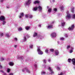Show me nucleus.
I'll return each instance as SVG.
<instances>
[{
	"mask_svg": "<svg viewBox=\"0 0 75 75\" xmlns=\"http://www.w3.org/2000/svg\"><path fill=\"white\" fill-rule=\"evenodd\" d=\"M7 74H6V73H4V74H3V75H6Z\"/></svg>",
	"mask_w": 75,
	"mask_h": 75,
	"instance_id": "603ef678",
	"label": "nucleus"
},
{
	"mask_svg": "<svg viewBox=\"0 0 75 75\" xmlns=\"http://www.w3.org/2000/svg\"><path fill=\"white\" fill-rule=\"evenodd\" d=\"M6 7V8H10V6H7Z\"/></svg>",
	"mask_w": 75,
	"mask_h": 75,
	"instance_id": "de8ad7c7",
	"label": "nucleus"
},
{
	"mask_svg": "<svg viewBox=\"0 0 75 75\" xmlns=\"http://www.w3.org/2000/svg\"><path fill=\"white\" fill-rule=\"evenodd\" d=\"M47 11L48 13H51L52 11V9L51 8H49L48 9Z\"/></svg>",
	"mask_w": 75,
	"mask_h": 75,
	"instance_id": "a211bd4d",
	"label": "nucleus"
},
{
	"mask_svg": "<svg viewBox=\"0 0 75 75\" xmlns=\"http://www.w3.org/2000/svg\"><path fill=\"white\" fill-rule=\"evenodd\" d=\"M37 35V33H34L33 35V37H36Z\"/></svg>",
	"mask_w": 75,
	"mask_h": 75,
	"instance_id": "6ab92c4d",
	"label": "nucleus"
},
{
	"mask_svg": "<svg viewBox=\"0 0 75 75\" xmlns=\"http://www.w3.org/2000/svg\"><path fill=\"white\" fill-rule=\"evenodd\" d=\"M33 45H30V48H33Z\"/></svg>",
	"mask_w": 75,
	"mask_h": 75,
	"instance_id": "e433bc0d",
	"label": "nucleus"
},
{
	"mask_svg": "<svg viewBox=\"0 0 75 75\" xmlns=\"http://www.w3.org/2000/svg\"><path fill=\"white\" fill-rule=\"evenodd\" d=\"M6 36L8 37V38H9L10 37V35H9L8 33H6Z\"/></svg>",
	"mask_w": 75,
	"mask_h": 75,
	"instance_id": "4be33fe9",
	"label": "nucleus"
},
{
	"mask_svg": "<svg viewBox=\"0 0 75 75\" xmlns=\"http://www.w3.org/2000/svg\"><path fill=\"white\" fill-rule=\"evenodd\" d=\"M71 12L73 13H74V8H73L71 10Z\"/></svg>",
	"mask_w": 75,
	"mask_h": 75,
	"instance_id": "c756f323",
	"label": "nucleus"
},
{
	"mask_svg": "<svg viewBox=\"0 0 75 75\" xmlns=\"http://www.w3.org/2000/svg\"><path fill=\"white\" fill-rule=\"evenodd\" d=\"M4 59L3 58H1V61H4Z\"/></svg>",
	"mask_w": 75,
	"mask_h": 75,
	"instance_id": "f704fd0d",
	"label": "nucleus"
},
{
	"mask_svg": "<svg viewBox=\"0 0 75 75\" xmlns=\"http://www.w3.org/2000/svg\"><path fill=\"white\" fill-rule=\"evenodd\" d=\"M1 13V12L0 11V13Z\"/></svg>",
	"mask_w": 75,
	"mask_h": 75,
	"instance_id": "bf43d9fd",
	"label": "nucleus"
},
{
	"mask_svg": "<svg viewBox=\"0 0 75 75\" xmlns=\"http://www.w3.org/2000/svg\"><path fill=\"white\" fill-rule=\"evenodd\" d=\"M45 74V72L44 71H42L41 72V74Z\"/></svg>",
	"mask_w": 75,
	"mask_h": 75,
	"instance_id": "72a5a7b5",
	"label": "nucleus"
},
{
	"mask_svg": "<svg viewBox=\"0 0 75 75\" xmlns=\"http://www.w3.org/2000/svg\"><path fill=\"white\" fill-rule=\"evenodd\" d=\"M55 53L56 55H58L59 54V52L58 50H55Z\"/></svg>",
	"mask_w": 75,
	"mask_h": 75,
	"instance_id": "ddd939ff",
	"label": "nucleus"
},
{
	"mask_svg": "<svg viewBox=\"0 0 75 75\" xmlns=\"http://www.w3.org/2000/svg\"><path fill=\"white\" fill-rule=\"evenodd\" d=\"M54 11H57V9L56 8H54Z\"/></svg>",
	"mask_w": 75,
	"mask_h": 75,
	"instance_id": "a19ab883",
	"label": "nucleus"
},
{
	"mask_svg": "<svg viewBox=\"0 0 75 75\" xmlns=\"http://www.w3.org/2000/svg\"><path fill=\"white\" fill-rule=\"evenodd\" d=\"M24 35L23 40L24 42H25V41H27V38H26V37L27 38H30V35H28L27 34H24Z\"/></svg>",
	"mask_w": 75,
	"mask_h": 75,
	"instance_id": "f257e3e1",
	"label": "nucleus"
},
{
	"mask_svg": "<svg viewBox=\"0 0 75 75\" xmlns=\"http://www.w3.org/2000/svg\"><path fill=\"white\" fill-rule=\"evenodd\" d=\"M50 52H54V50L53 49H50Z\"/></svg>",
	"mask_w": 75,
	"mask_h": 75,
	"instance_id": "a878e982",
	"label": "nucleus"
},
{
	"mask_svg": "<svg viewBox=\"0 0 75 75\" xmlns=\"http://www.w3.org/2000/svg\"><path fill=\"white\" fill-rule=\"evenodd\" d=\"M63 74V73L62 72H61L60 73V74H59V75H62Z\"/></svg>",
	"mask_w": 75,
	"mask_h": 75,
	"instance_id": "a18cd8bd",
	"label": "nucleus"
},
{
	"mask_svg": "<svg viewBox=\"0 0 75 75\" xmlns=\"http://www.w3.org/2000/svg\"><path fill=\"white\" fill-rule=\"evenodd\" d=\"M9 75H13V73H11Z\"/></svg>",
	"mask_w": 75,
	"mask_h": 75,
	"instance_id": "8fccbe9b",
	"label": "nucleus"
},
{
	"mask_svg": "<svg viewBox=\"0 0 75 75\" xmlns=\"http://www.w3.org/2000/svg\"><path fill=\"white\" fill-rule=\"evenodd\" d=\"M61 25L62 27H64V26H65V22H64L61 23Z\"/></svg>",
	"mask_w": 75,
	"mask_h": 75,
	"instance_id": "dca6fc26",
	"label": "nucleus"
},
{
	"mask_svg": "<svg viewBox=\"0 0 75 75\" xmlns=\"http://www.w3.org/2000/svg\"><path fill=\"white\" fill-rule=\"evenodd\" d=\"M38 27H41V25H39Z\"/></svg>",
	"mask_w": 75,
	"mask_h": 75,
	"instance_id": "864d4df0",
	"label": "nucleus"
},
{
	"mask_svg": "<svg viewBox=\"0 0 75 75\" xmlns=\"http://www.w3.org/2000/svg\"><path fill=\"white\" fill-rule=\"evenodd\" d=\"M0 71L1 72H2V73H4V71H3V70H0Z\"/></svg>",
	"mask_w": 75,
	"mask_h": 75,
	"instance_id": "49530a36",
	"label": "nucleus"
},
{
	"mask_svg": "<svg viewBox=\"0 0 75 75\" xmlns=\"http://www.w3.org/2000/svg\"><path fill=\"white\" fill-rule=\"evenodd\" d=\"M64 7L63 6H62L61 7V9H62V10H64Z\"/></svg>",
	"mask_w": 75,
	"mask_h": 75,
	"instance_id": "79ce46f5",
	"label": "nucleus"
},
{
	"mask_svg": "<svg viewBox=\"0 0 75 75\" xmlns=\"http://www.w3.org/2000/svg\"><path fill=\"white\" fill-rule=\"evenodd\" d=\"M5 20V17L4 16H1L0 17V20L1 21H3Z\"/></svg>",
	"mask_w": 75,
	"mask_h": 75,
	"instance_id": "1a4fd4ad",
	"label": "nucleus"
},
{
	"mask_svg": "<svg viewBox=\"0 0 75 75\" xmlns=\"http://www.w3.org/2000/svg\"><path fill=\"white\" fill-rule=\"evenodd\" d=\"M25 16L26 18L29 17V18H33V15L30 14L26 15H25Z\"/></svg>",
	"mask_w": 75,
	"mask_h": 75,
	"instance_id": "0eeeda50",
	"label": "nucleus"
},
{
	"mask_svg": "<svg viewBox=\"0 0 75 75\" xmlns=\"http://www.w3.org/2000/svg\"><path fill=\"white\" fill-rule=\"evenodd\" d=\"M6 21H4L2 22L3 25H4V24H6Z\"/></svg>",
	"mask_w": 75,
	"mask_h": 75,
	"instance_id": "c85d7f7f",
	"label": "nucleus"
},
{
	"mask_svg": "<svg viewBox=\"0 0 75 75\" xmlns=\"http://www.w3.org/2000/svg\"><path fill=\"white\" fill-rule=\"evenodd\" d=\"M31 3V0H28L25 4V6H28Z\"/></svg>",
	"mask_w": 75,
	"mask_h": 75,
	"instance_id": "423d86ee",
	"label": "nucleus"
},
{
	"mask_svg": "<svg viewBox=\"0 0 75 75\" xmlns=\"http://www.w3.org/2000/svg\"><path fill=\"white\" fill-rule=\"evenodd\" d=\"M67 17L68 18H70L71 17V14H69L67 15Z\"/></svg>",
	"mask_w": 75,
	"mask_h": 75,
	"instance_id": "412c9836",
	"label": "nucleus"
},
{
	"mask_svg": "<svg viewBox=\"0 0 75 75\" xmlns=\"http://www.w3.org/2000/svg\"><path fill=\"white\" fill-rule=\"evenodd\" d=\"M74 69H75V67H74Z\"/></svg>",
	"mask_w": 75,
	"mask_h": 75,
	"instance_id": "4d7b16f0",
	"label": "nucleus"
},
{
	"mask_svg": "<svg viewBox=\"0 0 75 75\" xmlns=\"http://www.w3.org/2000/svg\"><path fill=\"white\" fill-rule=\"evenodd\" d=\"M48 69L50 71L51 74H54V71H52V69H51V67H49Z\"/></svg>",
	"mask_w": 75,
	"mask_h": 75,
	"instance_id": "9d476101",
	"label": "nucleus"
},
{
	"mask_svg": "<svg viewBox=\"0 0 75 75\" xmlns=\"http://www.w3.org/2000/svg\"><path fill=\"white\" fill-rule=\"evenodd\" d=\"M3 36V33H0V37H1Z\"/></svg>",
	"mask_w": 75,
	"mask_h": 75,
	"instance_id": "393cba45",
	"label": "nucleus"
},
{
	"mask_svg": "<svg viewBox=\"0 0 75 75\" xmlns=\"http://www.w3.org/2000/svg\"><path fill=\"white\" fill-rule=\"evenodd\" d=\"M14 40L15 41H17V38H14Z\"/></svg>",
	"mask_w": 75,
	"mask_h": 75,
	"instance_id": "473e14b6",
	"label": "nucleus"
},
{
	"mask_svg": "<svg viewBox=\"0 0 75 75\" xmlns=\"http://www.w3.org/2000/svg\"><path fill=\"white\" fill-rule=\"evenodd\" d=\"M14 47H15V48H17V45H14Z\"/></svg>",
	"mask_w": 75,
	"mask_h": 75,
	"instance_id": "c03bdc74",
	"label": "nucleus"
},
{
	"mask_svg": "<svg viewBox=\"0 0 75 75\" xmlns=\"http://www.w3.org/2000/svg\"><path fill=\"white\" fill-rule=\"evenodd\" d=\"M8 64L10 66H13L14 65V63L11 62H9Z\"/></svg>",
	"mask_w": 75,
	"mask_h": 75,
	"instance_id": "2eb2a0df",
	"label": "nucleus"
},
{
	"mask_svg": "<svg viewBox=\"0 0 75 75\" xmlns=\"http://www.w3.org/2000/svg\"><path fill=\"white\" fill-rule=\"evenodd\" d=\"M57 69L58 70H60L61 69L59 67H57Z\"/></svg>",
	"mask_w": 75,
	"mask_h": 75,
	"instance_id": "58836bf2",
	"label": "nucleus"
},
{
	"mask_svg": "<svg viewBox=\"0 0 75 75\" xmlns=\"http://www.w3.org/2000/svg\"><path fill=\"white\" fill-rule=\"evenodd\" d=\"M39 2L38 1H36L34 2V4H37V3H39Z\"/></svg>",
	"mask_w": 75,
	"mask_h": 75,
	"instance_id": "aec40b11",
	"label": "nucleus"
},
{
	"mask_svg": "<svg viewBox=\"0 0 75 75\" xmlns=\"http://www.w3.org/2000/svg\"><path fill=\"white\" fill-rule=\"evenodd\" d=\"M34 67H35V68L36 69V68H37V64H35L34 65Z\"/></svg>",
	"mask_w": 75,
	"mask_h": 75,
	"instance_id": "7c9ffc66",
	"label": "nucleus"
},
{
	"mask_svg": "<svg viewBox=\"0 0 75 75\" xmlns=\"http://www.w3.org/2000/svg\"><path fill=\"white\" fill-rule=\"evenodd\" d=\"M64 39L65 38H64L62 37L60 38V40H64Z\"/></svg>",
	"mask_w": 75,
	"mask_h": 75,
	"instance_id": "2f4dec72",
	"label": "nucleus"
},
{
	"mask_svg": "<svg viewBox=\"0 0 75 75\" xmlns=\"http://www.w3.org/2000/svg\"><path fill=\"white\" fill-rule=\"evenodd\" d=\"M37 47L38 49L37 51L38 52V54L39 55H42V54H43V52H42L41 50H40V46H38Z\"/></svg>",
	"mask_w": 75,
	"mask_h": 75,
	"instance_id": "20e7f679",
	"label": "nucleus"
},
{
	"mask_svg": "<svg viewBox=\"0 0 75 75\" xmlns=\"http://www.w3.org/2000/svg\"><path fill=\"white\" fill-rule=\"evenodd\" d=\"M30 28V26H25V29L26 30H28Z\"/></svg>",
	"mask_w": 75,
	"mask_h": 75,
	"instance_id": "f3484780",
	"label": "nucleus"
},
{
	"mask_svg": "<svg viewBox=\"0 0 75 75\" xmlns=\"http://www.w3.org/2000/svg\"><path fill=\"white\" fill-rule=\"evenodd\" d=\"M71 61H72V60H71V59L70 58L68 60V62H71Z\"/></svg>",
	"mask_w": 75,
	"mask_h": 75,
	"instance_id": "b1692460",
	"label": "nucleus"
},
{
	"mask_svg": "<svg viewBox=\"0 0 75 75\" xmlns=\"http://www.w3.org/2000/svg\"><path fill=\"white\" fill-rule=\"evenodd\" d=\"M48 62H50V61H51V59H48Z\"/></svg>",
	"mask_w": 75,
	"mask_h": 75,
	"instance_id": "09e8293b",
	"label": "nucleus"
},
{
	"mask_svg": "<svg viewBox=\"0 0 75 75\" xmlns=\"http://www.w3.org/2000/svg\"><path fill=\"white\" fill-rule=\"evenodd\" d=\"M10 69H7V72H10Z\"/></svg>",
	"mask_w": 75,
	"mask_h": 75,
	"instance_id": "c9c22d12",
	"label": "nucleus"
},
{
	"mask_svg": "<svg viewBox=\"0 0 75 75\" xmlns=\"http://www.w3.org/2000/svg\"><path fill=\"white\" fill-rule=\"evenodd\" d=\"M46 60H45V59H44L43 60V62H44V63H45H45H46Z\"/></svg>",
	"mask_w": 75,
	"mask_h": 75,
	"instance_id": "ea45409f",
	"label": "nucleus"
},
{
	"mask_svg": "<svg viewBox=\"0 0 75 75\" xmlns=\"http://www.w3.org/2000/svg\"><path fill=\"white\" fill-rule=\"evenodd\" d=\"M67 37H68V36H67Z\"/></svg>",
	"mask_w": 75,
	"mask_h": 75,
	"instance_id": "052dcab7",
	"label": "nucleus"
},
{
	"mask_svg": "<svg viewBox=\"0 0 75 75\" xmlns=\"http://www.w3.org/2000/svg\"><path fill=\"white\" fill-rule=\"evenodd\" d=\"M70 45H68L67 46V49H69V48H70Z\"/></svg>",
	"mask_w": 75,
	"mask_h": 75,
	"instance_id": "4c0bfd02",
	"label": "nucleus"
},
{
	"mask_svg": "<svg viewBox=\"0 0 75 75\" xmlns=\"http://www.w3.org/2000/svg\"><path fill=\"white\" fill-rule=\"evenodd\" d=\"M48 28H53V25H49L48 26Z\"/></svg>",
	"mask_w": 75,
	"mask_h": 75,
	"instance_id": "4468645a",
	"label": "nucleus"
},
{
	"mask_svg": "<svg viewBox=\"0 0 75 75\" xmlns=\"http://www.w3.org/2000/svg\"><path fill=\"white\" fill-rule=\"evenodd\" d=\"M73 18H75V14L73 15Z\"/></svg>",
	"mask_w": 75,
	"mask_h": 75,
	"instance_id": "37998d69",
	"label": "nucleus"
},
{
	"mask_svg": "<svg viewBox=\"0 0 75 75\" xmlns=\"http://www.w3.org/2000/svg\"><path fill=\"white\" fill-rule=\"evenodd\" d=\"M71 49L72 50H70V53H72V52H73V50H74V49H73L72 48H71Z\"/></svg>",
	"mask_w": 75,
	"mask_h": 75,
	"instance_id": "5701e85b",
	"label": "nucleus"
},
{
	"mask_svg": "<svg viewBox=\"0 0 75 75\" xmlns=\"http://www.w3.org/2000/svg\"><path fill=\"white\" fill-rule=\"evenodd\" d=\"M45 52H46V53H47V49H46V50H45Z\"/></svg>",
	"mask_w": 75,
	"mask_h": 75,
	"instance_id": "3c124183",
	"label": "nucleus"
},
{
	"mask_svg": "<svg viewBox=\"0 0 75 75\" xmlns=\"http://www.w3.org/2000/svg\"><path fill=\"white\" fill-rule=\"evenodd\" d=\"M20 16H19V18H21L23 17H24V13H20Z\"/></svg>",
	"mask_w": 75,
	"mask_h": 75,
	"instance_id": "f8f14e48",
	"label": "nucleus"
},
{
	"mask_svg": "<svg viewBox=\"0 0 75 75\" xmlns=\"http://www.w3.org/2000/svg\"><path fill=\"white\" fill-rule=\"evenodd\" d=\"M75 26L74 25H71V27H69L68 28V30H69V31H72L74 29Z\"/></svg>",
	"mask_w": 75,
	"mask_h": 75,
	"instance_id": "39448f33",
	"label": "nucleus"
},
{
	"mask_svg": "<svg viewBox=\"0 0 75 75\" xmlns=\"http://www.w3.org/2000/svg\"><path fill=\"white\" fill-rule=\"evenodd\" d=\"M42 38H43V37H42V38H40V39H42Z\"/></svg>",
	"mask_w": 75,
	"mask_h": 75,
	"instance_id": "5fc2aeb1",
	"label": "nucleus"
},
{
	"mask_svg": "<svg viewBox=\"0 0 75 75\" xmlns=\"http://www.w3.org/2000/svg\"><path fill=\"white\" fill-rule=\"evenodd\" d=\"M52 37H56L57 36V34L55 32H53L51 34Z\"/></svg>",
	"mask_w": 75,
	"mask_h": 75,
	"instance_id": "6e6552de",
	"label": "nucleus"
},
{
	"mask_svg": "<svg viewBox=\"0 0 75 75\" xmlns=\"http://www.w3.org/2000/svg\"><path fill=\"white\" fill-rule=\"evenodd\" d=\"M25 71H26L27 72H28V73H30V71L28 69V68L27 67H25L22 70V71L23 72H24Z\"/></svg>",
	"mask_w": 75,
	"mask_h": 75,
	"instance_id": "f03ea898",
	"label": "nucleus"
},
{
	"mask_svg": "<svg viewBox=\"0 0 75 75\" xmlns=\"http://www.w3.org/2000/svg\"><path fill=\"white\" fill-rule=\"evenodd\" d=\"M65 35H67V34H65Z\"/></svg>",
	"mask_w": 75,
	"mask_h": 75,
	"instance_id": "6e6d98bb",
	"label": "nucleus"
},
{
	"mask_svg": "<svg viewBox=\"0 0 75 75\" xmlns=\"http://www.w3.org/2000/svg\"><path fill=\"white\" fill-rule=\"evenodd\" d=\"M72 64L74 65H75V59L73 58L71 59Z\"/></svg>",
	"mask_w": 75,
	"mask_h": 75,
	"instance_id": "9b49d317",
	"label": "nucleus"
},
{
	"mask_svg": "<svg viewBox=\"0 0 75 75\" xmlns=\"http://www.w3.org/2000/svg\"><path fill=\"white\" fill-rule=\"evenodd\" d=\"M37 8H39V11L42 10V7L40 6H39L38 7H37V6H36L34 8H33V11H36L37 10Z\"/></svg>",
	"mask_w": 75,
	"mask_h": 75,
	"instance_id": "7ed1b4c3",
	"label": "nucleus"
},
{
	"mask_svg": "<svg viewBox=\"0 0 75 75\" xmlns=\"http://www.w3.org/2000/svg\"><path fill=\"white\" fill-rule=\"evenodd\" d=\"M19 59H23V56H21V57H19L18 58Z\"/></svg>",
	"mask_w": 75,
	"mask_h": 75,
	"instance_id": "cd10ccee",
	"label": "nucleus"
},
{
	"mask_svg": "<svg viewBox=\"0 0 75 75\" xmlns=\"http://www.w3.org/2000/svg\"><path fill=\"white\" fill-rule=\"evenodd\" d=\"M48 50H47V52H48Z\"/></svg>",
	"mask_w": 75,
	"mask_h": 75,
	"instance_id": "13d9d810",
	"label": "nucleus"
},
{
	"mask_svg": "<svg viewBox=\"0 0 75 75\" xmlns=\"http://www.w3.org/2000/svg\"><path fill=\"white\" fill-rule=\"evenodd\" d=\"M23 29H22V28H18V30L19 31H21Z\"/></svg>",
	"mask_w": 75,
	"mask_h": 75,
	"instance_id": "bb28decb",
	"label": "nucleus"
}]
</instances>
